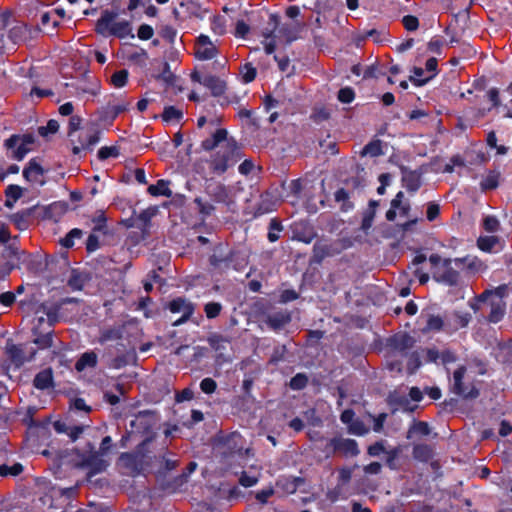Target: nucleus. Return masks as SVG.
Segmentation results:
<instances>
[{
  "label": "nucleus",
  "instance_id": "1",
  "mask_svg": "<svg viewBox=\"0 0 512 512\" xmlns=\"http://www.w3.org/2000/svg\"><path fill=\"white\" fill-rule=\"evenodd\" d=\"M227 130L217 128L211 136L203 140L201 147L210 151L217 147L219 149L213 153L209 160V168L213 173L223 174L230 166H233L241 158V151L234 139L227 138Z\"/></svg>",
  "mask_w": 512,
  "mask_h": 512
},
{
  "label": "nucleus",
  "instance_id": "2",
  "mask_svg": "<svg viewBox=\"0 0 512 512\" xmlns=\"http://www.w3.org/2000/svg\"><path fill=\"white\" fill-rule=\"evenodd\" d=\"M167 444L165 440H159V437L150 436L140 441L133 451L121 453L119 460L132 476H137L148 470L158 458V451L165 449Z\"/></svg>",
  "mask_w": 512,
  "mask_h": 512
},
{
  "label": "nucleus",
  "instance_id": "3",
  "mask_svg": "<svg viewBox=\"0 0 512 512\" xmlns=\"http://www.w3.org/2000/svg\"><path fill=\"white\" fill-rule=\"evenodd\" d=\"M429 262L431 264L432 278L437 283L449 287L457 286L459 284L460 272L457 268L463 264L464 259H443L439 254L434 253L429 256Z\"/></svg>",
  "mask_w": 512,
  "mask_h": 512
},
{
  "label": "nucleus",
  "instance_id": "4",
  "mask_svg": "<svg viewBox=\"0 0 512 512\" xmlns=\"http://www.w3.org/2000/svg\"><path fill=\"white\" fill-rule=\"evenodd\" d=\"M279 201L275 194H250L246 199L243 213L255 219L276 210Z\"/></svg>",
  "mask_w": 512,
  "mask_h": 512
},
{
  "label": "nucleus",
  "instance_id": "5",
  "mask_svg": "<svg viewBox=\"0 0 512 512\" xmlns=\"http://www.w3.org/2000/svg\"><path fill=\"white\" fill-rule=\"evenodd\" d=\"M156 424V413L150 410H144L135 415L134 419L130 422V427L135 437L139 435L144 439L150 436L158 437L154 431Z\"/></svg>",
  "mask_w": 512,
  "mask_h": 512
},
{
  "label": "nucleus",
  "instance_id": "6",
  "mask_svg": "<svg viewBox=\"0 0 512 512\" xmlns=\"http://www.w3.org/2000/svg\"><path fill=\"white\" fill-rule=\"evenodd\" d=\"M35 140L32 135H12L5 140L4 146L8 151V157L21 161L33 150Z\"/></svg>",
  "mask_w": 512,
  "mask_h": 512
},
{
  "label": "nucleus",
  "instance_id": "7",
  "mask_svg": "<svg viewBox=\"0 0 512 512\" xmlns=\"http://www.w3.org/2000/svg\"><path fill=\"white\" fill-rule=\"evenodd\" d=\"M80 457L81 466L88 469L89 477L102 473L109 465L108 461L100 457V453L95 450V446L91 442L86 443Z\"/></svg>",
  "mask_w": 512,
  "mask_h": 512
},
{
  "label": "nucleus",
  "instance_id": "8",
  "mask_svg": "<svg viewBox=\"0 0 512 512\" xmlns=\"http://www.w3.org/2000/svg\"><path fill=\"white\" fill-rule=\"evenodd\" d=\"M324 451L327 457L336 453H340L344 457H356L360 454L356 440L340 436L331 438L325 445Z\"/></svg>",
  "mask_w": 512,
  "mask_h": 512
},
{
  "label": "nucleus",
  "instance_id": "9",
  "mask_svg": "<svg viewBox=\"0 0 512 512\" xmlns=\"http://www.w3.org/2000/svg\"><path fill=\"white\" fill-rule=\"evenodd\" d=\"M158 452V458L152 462L148 470L164 477L179 466V460L176 453L169 449V443L165 446V449H160Z\"/></svg>",
  "mask_w": 512,
  "mask_h": 512
},
{
  "label": "nucleus",
  "instance_id": "10",
  "mask_svg": "<svg viewBox=\"0 0 512 512\" xmlns=\"http://www.w3.org/2000/svg\"><path fill=\"white\" fill-rule=\"evenodd\" d=\"M467 368L464 365H460L453 372V384L451 390L454 394L465 400L476 399L479 396V390L474 385H465L463 382Z\"/></svg>",
  "mask_w": 512,
  "mask_h": 512
},
{
  "label": "nucleus",
  "instance_id": "11",
  "mask_svg": "<svg viewBox=\"0 0 512 512\" xmlns=\"http://www.w3.org/2000/svg\"><path fill=\"white\" fill-rule=\"evenodd\" d=\"M239 256L240 253L235 250H229L227 253H224L222 247H218L209 257V263L214 269L220 271H225L230 268L239 270L237 263Z\"/></svg>",
  "mask_w": 512,
  "mask_h": 512
},
{
  "label": "nucleus",
  "instance_id": "12",
  "mask_svg": "<svg viewBox=\"0 0 512 512\" xmlns=\"http://www.w3.org/2000/svg\"><path fill=\"white\" fill-rule=\"evenodd\" d=\"M168 309L173 314L181 313V317L172 323L173 326L177 327L190 319L195 311V304L184 297H177L168 303Z\"/></svg>",
  "mask_w": 512,
  "mask_h": 512
},
{
  "label": "nucleus",
  "instance_id": "13",
  "mask_svg": "<svg viewBox=\"0 0 512 512\" xmlns=\"http://www.w3.org/2000/svg\"><path fill=\"white\" fill-rule=\"evenodd\" d=\"M323 180L319 179V177L315 174H307L303 178L294 179L289 182H283L282 188L284 190H288L289 192H301V191H311L322 188Z\"/></svg>",
  "mask_w": 512,
  "mask_h": 512
},
{
  "label": "nucleus",
  "instance_id": "14",
  "mask_svg": "<svg viewBox=\"0 0 512 512\" xmlns=\"http://www.w3.org/2000/svg\"><path fill=\"white\" fill-rule=\"evenodd\" d=\"M68 209L69 204L67 202L55 201L46 206H39L37 215L42 220H53L54 222H58Z\"/></svg>",
  "mask_w": 512,
  "mask_h": 512
},
{
  "label": "nucleus",
  "instance_id": "15",
  "mask_svg": "<svg viewBox=\"0 0 512 512\" xmlns=\"http://www.w3.org/2000/svg\"><path fill=\"white\" fill-rule=\"evenodd\" d=\"M46 170L37 158L31 159L23 170V176L27 182L33 185H42L45 182Z\"/></svg>",
  "mask_w": 512,
  "mask_h": 512
},
{
  "label": "nucleus",
  "instance_id": "16",
  "mask_svg": "<svg viewBox=\"0 0 512 512\" xmlns=\"http://www.w3.org/2000/svg\"><path fill=\"white\" fill-rule=\"evenodd\" d=\"M218 53L216 46L207 35H200L195 45V55L199 60L213 59Z\"/></svg>",
  "mask_w": 512,
  "mask_h": 512
},
{
  "label": "nucleus",
  "instance_id": "17",
  "mask_svg": "<svg viewBox=\"0 0 512 512\" xmlns=\"http://www.w3.org/2000/svg\"><path fill=\"white\" fill-rule=\"evenodd\" d=\"M415 339L408 333H396L387 339V346L392 350L404 353L415 345Z\"/></svg>",
  "mask_w": 512,
  "mask_h": 512
},
{
  "label": "nucleus",
  "instance_id": "18",
  "mask_svg": "<svg viewBox=\"0 0 512 512\" xmlns=\"http://www.w3.org/2000/svg\"><path fill=\"white\" fill-rule=\"evenodd\" d=\"M27 346L26 345H16L13 344L7 347V353L11 358L12 362L17 365H22L25 362H30L34 359L36 355V350L33 347L29 348L28 355L26 354Z\"/></svg>",
  "mask_w": 512,
  "mask_h": 512
},
{
  "label": "nucleus",
  "instance_id": "19",
  "mask_svg": "<svg viewBox=\"0 0 512 512\" xmlns=\"http://www.w3.org/2000/svg\"><path fill=\"white\" fill-rule=\"evenodd\" d=\"M157 212V207H149L143 210L136 218L131 216L122 222L127 228L137 226L144 230L149 226L151 219L157 214Z\"/></svg>",
  "mask_w": 512,
  "mask_h": 512
},
{
  "label": "nucleus",
  "instance_id": "20",
  "mask_svg": "<svg viewBox=\"0 0 512 512\" xmlns=\"http://www.w3.org/2000/svg\"><path fill=\"white\" fill-rule=\"evenodd\" d=\"M192 79L210 89L214 96H220L225 92L226 84L218 77L206 76L202 78L198 74H193Z\"/></svg>",
  "mask_w": 512,
  "mask_h": 512
},
{
  "label": "nucleus",
  "instance_id": "21",
  "mask_svg": "<svg viewBox=\"0 0 512 512\" xmlns=\"http://www.w3.org/2000/svg\"><path fill=\"white\" fill-rule=\"evenodd\" d=\"M39 211V205H33L29 208L9 215V220L19 229L25 230L29 226L28 219Z\"/></svg>",
  "mask_w": 512,
  "mask_h": 512
},
{
  "label": "nucleus",
  "instance_id": "22",
  "mask_svg": "<svg viewBox=\"0 0 512 512\" xmlns=\"http://www.w3.org/2000/svg\"><path fill=\"white\" fill-rule=\"evenodd\" d=\"M53 333L52 328L40 329V327H33L32 334L35 337L33 343L39 349H48L53 346Z\"/></svg>",
  "mask_w": 512,
  "mask_h": 512
},
{
  "label": "nucleus",
  "instance_id": "23",
  "mask_svg": "<svg viewBox=\"0 0 512 512\" xmlns=\"http://www.w3.org/2000/svg\"><path fill=\"white\" fill-rule=\"evenodd\" d=\"M291 322V314L288 311H278L267 315L265 323L273 331H279Z\"/></svg>",
  "mask_w": 512,
  "mask_h": 512
},
{
  "label": "nucleus",
  "instance_id": "24",
  "mask_svg": "<svg viewBox=\"0 0 512 512\" xmlns=\"http://www.w3.org/2000/svg\"><path fill=\"white\" fill-rule=\"evenodd\" d=\"M33 386L42 391L54 388L55 384L52 368L48 367L39 371L33 379Z\"/></svg>",
  "mask_w": 512,
  "mask_h": 512
},
{
  "label": "nucleus",
  "instance_id": "25",
  "mask_svg": "<svg viewBox=\"0 0 512 512\" xmlns=\"http://www.w3.org/2000/svg\"><path fill=\"white\" fill-rule=\"evenodd\" d=\"M505 312L506 303L501 299H492L487 319L490 323H498L503 319Z\"/></svg>",
  "mask_w": 512,
  "mask_h": 512
},
{
  "label": "nucleus",
  "instance_id": "26",
  "mask_svg": "<svg viewBox=\"0 0 512 512\" xmlns=\"http://www.w3.org/2000/svg\"><path fill=\"white\" fill-rule=\"evenodd\" d=\"M98 364V356L94 351H88L81 354L75 363V369L78 372L84 371L86 368H95Z\"/></svg>",
  "mask_w": 512,
  "mask_h": 512
},
{
  "label": "nucleus",
  "instance_id": "27",
  "mask_svg": "<svg viewBox=\"0 0 512 512\" xmlns=\"http://www.w3.org/2000/svg\"><path fill=\"white\" fill-rule=\"evenodd\" d=\"M270 19L273 22L272 28L269 30L266 29L262 32V36L264 37V40L262 43L264 45V49L267 54H272L276 48V43H275L273 34L277 27V18L275 15H271Z\"/></svg>",
  "mask_w": 512,
  "mask_h": 512
},
{
  "label": "nucleus",
  "instance_id": "28",
  "mask_svg": "<svg viewBox=\"0 0 512 512\" xmlns=\"http://www.w3.org/2000/svg\"><path fill=\"white\" fill-rule=\"evenodd\" d=\"M28 34V27L21 22H15L8 31V38L14 43L24 41Z\"/></svg>",
  "mask_w": 512,
  "mask_h": 512
},
{
  "label": "nucleus",
  "instance_id": "29",
  "mask_svg": "<svg viewBox=\"0 0 512 512\" xmlns=\"http://www.w3.org/2000/svg\"><path fill=\"white\" fill-rule=\"evenodd\" d=\"M311 261L320 264L327 256L331 255V246L323 241H317L313 245Z\"/></svg>",
  "mask_w": 512,
  "mask_h": 512
},
{
  "label": "nucleus",
  "instance_id": "30",
  "mask_svg": "<svg viewBox=\"0 0 512 512\" xmlns=\"http://www.w3.org/2000/svg\"><path fill=\"white\" fill-rule=\"evenodd\" d=\"M111 34L124 39L127 37L134 38V34L132 33V27L130 22L128 21H118L111 24L110 27Z\"/></svg>",
  "mask_w": 512,
  "mask_h": 512
},
{
  "label": "nucleus",
  "instance_id": "31",
  "mask_svg": "<svg viewBox=\"0 0 512 512\" xmlns=\"http://www.w3.org/2000/svg\"><path fill=\"white\" fill-rule=\"evenodd\" d=\"M413 457L420 462H428L433 457V449L428 444H416L413 447Z\"/></svg>",
  "mask_w": 512,
  "mask_h": 512
},
{
  "label": "nucleus",
  "instance_id": "32",
  "mask_svg": "<svg viewBox=\"0 0 512 512\" xmlns=\"http://www.w3.org/2000/svg\"><path fill=\"white\" fill-rule=\"evenodd\" d=\"M23 471L24 466L19 462H15L12 465L6 463L0 464V477L2 478L17 477L22 474Z\"/></svg>",
  "mask_w": 512,
  "mask_h": 512
},
{
  "label": "nucleus",
  "instance_id": "33",
  "mask_svg": "<svg viewBox=\"0 0 512 512\" xmlns=\"http://www.w3.org/2000/svg\"><path fill=\"white\" fill-rule=\"evenodd\" d=\"M508 287L507 285L503 284L498 287H496L494 290H485L480 295L477 296V300L479 302H486L489 297L494 296V299H501L507 295Z\"/></svg>",
  "mask_w": 512,
  "mask_h": 512
},
{
  "label": "nucleus",
  "instance_id": "34",
  "mask_svg": "<svg viewBox=\"0 0 512 512\" xmlns=\"http://www.w3.org/2000/svg\"><path fill=\"white\" fill-rule=\"evenodd\" d=\"M18 236L12 238V242L7 244L3 249L1 256L4 258H14L16 260L21 259V255L24 254V251H21L17 245Z\"/></svg>",
  "mask_w": 512,
  "mask_h": 512
},
{
  "label": "nucleus",
  "instance_id": "35",
  "mask_svg": "<svg viewBox=\"0 0 512 512\" xmlns=\"http://www.w3.org/2000/svg\"><path fill=\"white\" fill-rule=\"evenodd\" d=\"M207 342L214 351L218 352L225 350L227 344L230 343V340L219 333H212L207 338Z\"/></svg>",
  "mask_w": 512,
  "mask_h": 512
},
{
  "label": "nucleus",
  "instance_id": "36",
  "mask_svg": "<svg viewBox=\"0 0 512 512\" xmlns=\"http://www.w3.org/2000/svg\"><path fill=\"white\" fill-rule=\"evenodd\" d=\"M87 276L81 272L73 270L69 279L68 286L74 291H80L83 289Z\"/></svg>",
  "mask_w": 512,
  "mask_h": 512
},
{
  "label": "nucleus",
  "instance_id": "37",
  "mask_svg": "<svg viewBox=\"0 0 512 512\" xmlns=\"http://www.w3.org/2000/svg\"><path fill=\"white\" fill-rule=\"evenodd\" d=\"M412 433L420 436H428L431 433V429L429 424L425 421H414L408 430L407 438H411Z\"/></svg>",
  "mask_w": 512,
  "mask_h": 512
},
{
  "label": "nucleus",
  "instance_id": "38",
  "mask_svg": "<svg viewBox=\"0 0 512 512\" xmlns=\"http://www.w3.org/2000/svg\"><path fill=\"white\" fill-rule=\"evenodd\" d=\"M203 310L207 319H215L221 314L223 306L220 302L210 301L204 305Z\"/></svg>",
  "mask_w": 512,
  "mask_h": 512
},
{
  "label": "nucleus",
  "instance_id": "39",
  "mask_svg": "<svg viewBox=\"0 0 512 512\" xmlns=\"http://www.w3.org/2000/svg\"><path fill=\"white\" fill-rule=\"evenodd\" d=\"M100 140L98 131H87L86 133L81 135V148L89 149L93 147Z\"/></svg>",
  "mask_w": 512,
  "mask_h": 512
},
{
  "label": "nucleus",
  "instance_id": "40",
  "mask_svg": "<svg viewBox=\"0 0 512 512\" xmlns=\"http://www.w3.org/2000/svg\"><path fill=\"white\" fill-rule=\"evenodd\" d=\"M309 379L305 373H297L289 381V387L292 390L299 391L308 385Z\"/></svg>",
  "mask_w": 512,
  "mask_h": 512
},
{
  "label": "nucleus",
  "instance_id": "41",
  "mask_svg": "<svg viewBox=\"0 0 512 512\" xmlns=\"http://www.w3.org/2000/svg\"><path fill=\"white\" fill-rule=\"evenodd\" d=\"M83 235V232L81 229L74 228L70 230L64 238L61 239L60 243L63 247L69 249L74 246V240L81 238Z\"/></svg>",
  "mask_w": 512,
  "mask_h": 512
},
{
  "label": "nucleus",
  "instance_id": "42",
  "mask_svg": "<svg viewBox=\"0 0 512 512\" xmlns=\"http://www.w3.org/2000/svg\"><path fill=\"white\" fill-rule=\"evenodd\" d=\"M282 230V224L276 218L271 219L269 223V231L267 234L268 240L272 243L276 242L280 238L279 232H281Z\"/></svg>",
  "mask_w": 512,
  "mask_h": 512
},
{
  "label": "nucleus",
  "instance_id": "43",
  "mask_svg": "<svg viewBox=\"0 0 512 512\" xmlns=\"http://www.w3.org/2000/svg\"><path fill=\"white\" fill-rule=\"evenodd\" d=\"M382 153H383V151H382V146H381L380 140H375V141L368 143L367 145H365V147L363 148V150L361 152L362 156L369 155L372 157L379 156Z\"/></svg>",
  "mask_w": 512,
  "mask_h": 512
},
{
  "label": "nucleus",
  "instance_id": "44",
  "mask_svg": "<svg viewBox=\"0 0 512 512\" xmlns=\"http://www.w3.org/2000/svg\"><path fill=\"white\" fill-rule=\"evenodd\" d=\"M276 486L288 494H294L296 492V486L293 484L291 476L279 477L276 481Z\"/></svg>",
  "mask_w": 512,
  "mask_h": 512
},
{
  "label": "nucleus",
  "instance_id": "45",
  "mask_svg": "<svg viewBox=\"0 0 512 512\" xmlns=\"http://www.w3.org/2000/svg\"><path fill=\"white\" fill-rule=\"evenodd\" d=\"M120 155V149L118 146H103L98 150V158L100 160H106L108 158H116Z\"/></svg>",
  "mask_w": 512,
  "mask_h": 512
},
{
  "label": "nucleus",
  "instance_id": "46",
  "mask_svg": "<svg viewBox=\"0 0 512 512\" xmlns=\"http://www.w3.org/2000/svg\"><path fill=\"white\" fill-rule=\"evenodd\" d=\"M426 73L424 69L415 67L410 80L418 86L424 85L431 79V76L425 75Z\"/></svg>",
  "mask_w": 512,
  "mask_h": 512
},
{
  "label": "nucleus",
  "instance_id": "47",
  "mask_svg": "<svg viewBox=\"0 0 512 512\" xmlns=\"http://www.w3.org/2000/svg\"><path fill=\"white\" fill-rule=\"evenodd\" d=\"M496 243L497 239L494 236L479 237L477 240L478 248L484 252H490Z\"/></svg>",
  "mask_w": 512,
  "mask_h": 512
},
{
  "label": "nucleus",
  "instance_id": "48",
  "mask_svg": "<svg viewBox=\"0 0 512 512\" xmlns=\"http://www.w3.org/2000/svg\"><path fill=\"white\" fill-rule=\"evenodd\" d=\"M240 74L244 83H250L255 79L257 72L250 63H246L240 68Z\"/></svg>",
  "mask_w": 512,
  "mask_h": 512
},
{
  "label": "nucleus",
  "instance_id": "49",
  "mask_svg": "<svg viewBox=\"0 0 512 512\" xmlns=\"http://www.w3.org/2000/svg\"><path fill=\"white\" fill-rule=\"evenodd\" d=\"M348 431L351 434L363 436L368 433V428L365 426L363 421L356 419L348 426Z\"/></svg>",
  "mask_w": 512,
  "mask_h": 512
},
{
  "label": "nucleus",
  "instance_id": "50",
  "mask_svg": "<svg viewBox=\"0 0 512 512\" xmlns=\"http://www.w3.org/2000/svg\"><path fill=\"white\" fill-rule=\"evenodd\" d=\"M128 80V71L123 69L115 72L111 77V82L116 88H121L126 85Z\"/></svg>",
  "mask_w": 512,
  "mask_h": 512
},
{
  "label": "nucleus",
  "instance_id": "51",
  "mask_svg": "<svg viewBox=\"0 0 512 512\" xmlns=\"http://www.w3.org/2000/svg\"><path fill=\"white\" fill-rule=\"evenodd\" d=\"M59 129V124L56 120H49L45 126L38 128L39 135L47 137L50 134H55Z\"/></svg>",
  "mask_w": 512,
  "mask_h": 512
},
{
  "label": "nucleus",
  "instance_id": "52",
  "mask_svg": "<svg viewBox=\"0 0 512 512\" xmlns=\"http://www.w3.org/2000/svg\"><path fill=\"white\" fill-rule=\"evenodd\" d=\"M404 194H396V197L391 201V207L386 213V219L388 221H394L397 216V209L401 205V198Z\"/></svg>",
  "mask_w": 512,
  "mask_h": 512
},
{
  "label": "nucleus",
  "instance_id": "53",
  "mask_svg": "<svg viewBox=\"0 0 512 512\" xmlns=\"http://www.w3.org/2000/svg\"><path fill=\"white\" fill-rule=\"evenodd\" d=\"M499 174L495 172L489 173L482 181V186L484 189H495L499 184Z\"/></svg>",
  "mask_w": 512,
  "mask_h": 512
},
{
  "label": "nucleus",
  "instance_id": "54",
  "mask_svg": "<svg viewBox=\"0 0 512 512\" xmlns=\"http://www.w3.org/2000/svg\"><path fill=\"white\" fill-rule=\"evenodd\" d=\"M36 412L37 408L35 406H29L24 414L22 422L28 427H38L39 424L34 420V415Z\"/></svg>",
  "mask_w": 512,
  "mask_h": 512
},
{
  "label": "nucleus",
  "instance_id": "55",
  "mask_svg": "<svg viewBox=\"0 0 512 512\" xmlns=\"http://www.w3.org/2000/svg\"><path fill=\"white\" fill-rule=\"evenodd\" d=\"M200 389L205 394H212L217 389V383L214 379L207 377L200 382Z\"/></svg>",
  "mask_w": 512,
  "mask_h": 512
},
{
  "label": "nucleus",
  "instance_id": "56",
  "mask_svg": "<svg viewBox=\"0 0 512 512\" xmlns=\"http://www.w3.org/2000/svg\"><path fill=\"white\" fill-rule=\"evenodd\" d=\"M443 324V320L440 316L430 315L426 323V329L430 331H439L442 329Z\"/></svg>",
  "mask_w": 512,
  "mask_h": 512
},
{
  "label": "nucleus",
  "instance_id": "57",
  "mask_svg": "<svg viewBox=\"0 0 512 512\" xmlns=\"http://www.w3.org/2000/svg\"><path fill=\"white\" fill-rule=\"evenodd\" d=\"M353 469L349 467H341L338 469V482L345 485L351 481Z\"/></svg>",
  "mask_w": 512,
  "mask_h": 512
},
{
  "label": "nucleus",
  "instance_id": "58",
  "mask_svg": "<svg viewBox=\"0 0 512 512\" xmlns=\"http://www.w3.org/2000/svg\"><path fill=\"white\" fill-rule=\"evenodd\" d=\"M354 97V91L349 87L342 88L338 92V100L345 104L351 103L354 100Z\"/></svg>",
  "mask_w": 512,
  "mask_h": 512
},
{
  "label": "nucleus",
  "instance_id": "59",
  "mask_svg": "<svg viewBox=\"0 0 512 512\" xmlns=\"http://www.w3.org/2000/svg\"><path fill=\"white\" fill-rule=\"evenodd\" d=\"M258 482L257 476H251L246 471H243L239 477V484L245 488L252 487Z\"/></svg>",
  "mask_w": 512,
  "mask_h": 512
},
{
  "label": "nucleus",
  "instance_id": "60",
  "mask_svg": "<svg viewBox=\"0 0 512 512\" xmlns=\"http://www.w3.org/2000/svg\"><path fill=\"white\" fill-rule=\"evenodd\" d=\"M122 337V332L119 329L111 328L104 330L101 334V341L118 340Z\"/></svg>",
  "mask_w": 512,
  "mask_h": 512
},
{
  "label": "nucleus",
  "instance_id": "61",
  "mask_svg": "<svg viewBox=\"0 0 512 512\" xmlns=\"http://www.w3.org/2000/svg\"><path fill=\"white\" fill-rule=\"evenodd\" d=\"M182 117V112L173 106L166 107L163 112V119L165 121L179 120Z\"/></svg>",
  "mask_w": 512,
  "mask_h": 512
},
{
  "label": "nucleus",
  "instance_id": "62",
  "mask_svg": "<svg viewBox=\"0 0 512 512\" xmlns=\"http://www.w3.org/2000/svg\"><path fill=\"white\" fill-rule=\"evenodd\" d=\"M499 225L498 219L494 216H487L483 221V227L487 232H496Z\"/></svg>",
  "mask_w": 512,
  "mask_h": 512
},
{
  "label": "nucleus",
  "instance_id": "63",
  "mask_svg": "<svg viewBox=\"0 0 512 512\" xmlns=\"http://www.w3.org/2000/svg\"><path fill=\"white\" fill-rule=\"evenodd\" d=\"M440 214V206L435 202H429L426 210V218L428 221H434Z\"/></svg>",
  "mask_w": 512,
  "mask_h": 512
},
{
  "label": "nucleus",
  "instance_id": "64",
  "mask_svg": "<svg viewBox=\"0 0 512 512\" xmlns=\"http://www.w3.org/2000/svg\"><path fill=\"white\" fill-rule=\"evenodd\" d=\"M100 248L99 238L96 234L91 233L86 240V250L88 253L95 252Z\"/></svg>",
  "mask_w": 512,
  "mask_h": 512
}]
</instances>
